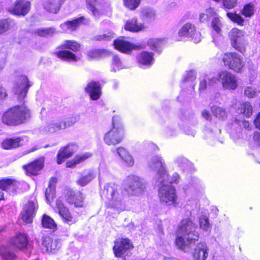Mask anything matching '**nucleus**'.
I'll return each mask as SVG.
<instances>
[{
  "label": "nucleus",
  "mask_w": 260,
  "mask_h": 260,
  "mask_svg": "<svg viewBox=\"0 0 260 260\" xmlns=\"http://www.w3.org/2000/svg\"><path fill=\"white\" fill-rule=\"evenodd\" d=\"M254 124L256 127L260 130V112L257 114L254 120Z\"/></svg>",
  "instance_id": "63"
},
{
  "label": "nucleus",
  "mask_w": 260,
  "mask_h": 260,
  "mask_svg": "<svg viewBox=\"0 0 260 260\" xmlns=\"http://www.w3.org/2000/svg\"><path fill=\"white\" fill-rule=\"evenodd\" d=\"M30 3L25 0H17L14 6L10 7L9 11L16 15H26L29 11Z\"/></svg>",
  "instance_id": "18"
},
{
  "label": "nucleus",
  "mask_w": 260,
  "mask_h": 260,
  "mask_svg": "<svg viewBox=\"0 0 260 260\" xmlns=\"http://www.w3.org/2000/svg\"><path fill=\"white\" fill-rule=\"evenodd\" d=\"M20 183L12 179L0 180V189L8 192L10 194H16Z\"/></svg>",
  "instance_id": "23"
},
{
  "label": "nucleus",
  "mask_w": 260,
  "mask_h": 260,
  "mask_svg": "<svg viewBox=\"0 0 260 260\" xmlns=\"http://www.w3.org/2000/svg\"><path fill=\"white\" fill-rule=\"evenodd\" d=\"M148 166L152 170L156 172L155 180H157V183H160L164 177L169 176L165 160L160 155L153 156L148 162Z\"/></svg>",
  "instance_id": "7"
},
{
  "label": "nucleus",
  "mask_w": 260,
  "mask_h": 260,
  "mask_svg": "<svg viewBox=\"0 0 260 260\" xmlns=\"http://www.w3.org/2000/svg\"><path fill=\"white\" fill-rule=\"evenodd\" d=\"M217 80L220 82L223 87L226 89H235L238 85L235 77L227 71L219 73L216 78Z\"/></svg>",
  "instance_id": "12"
},
{
  "label": "nucleus",
  "mask_w": 260,
  "mask_h": 260,
  "mask_svg": "<svg viewBox=\"0 0 260 260\" xmlns=\"http://www.w3.org/2000/svg\"><path fill=\"white\" fill-rule=\"evenodd\" d=\"M42 225L45 228L54 230L56 229L57 224L54 220L49 216L44 214L42 219Z\"/></svg>",
  "instance_id": "42"
},
{
  "label": "nucleus",
  "mask_w": 260,
  "mask_h": 260,
  "mask_svg": "<svg viewBox=\"0 0 260 260\" xmlns=\"http://www.w3.org/2000/svg\"><path fill=\"white\" fill-rule=\"evenodd\" d=\"M222 60L225 66L236 72H240L243 67L241 59L236 53L224 54Z\"/></svg>",
  "instance_id": "11"
},
{
  "label": "nucleus",
  "mask_w": 260,
  "mask_h": 260,
  "mask_svg": "<svg viewBox=\"0 0 260 260\" xmlns=\"http://www.w3.org/2000/svg\"><path fill=\"white\" fill-rule=\"evenodd\" d=\"M79 116L78 115H73L70 117L67 118L63 121V124L66 128L74 125L79 120Z\"/></svg>",
  "instance_id": "51"
},
{
  "label": "nucleus",
  "mask_w": 260,
  "mask_h": 260,
  "mask_svg": "<svg viewBox=\"0 0 260 260\" xmlns=\"http://www.w3.org/2000/svg\"><path fill=\"white\" fill-rule=\"evenodd\" d=\"M57 179L55 177H52L49 182L48 188L46 189L45 198L48 203H51L55 197V187Z\"/></svg>",
  "instance_id": "33"
},
{
  "label": "nucleus",
  "mask_w": 260,
  "mask_h": 260,
  "mask_svg": "<svg viewBox=\"0 0 260 260\" xmlns=\"http://www.w3.org/2000/svg\"><path fill=\"white\" fill-rule=\"evenodd\" d=\"M228 17L232 21L238 23L239 24L242 25L244 22V19L236 13H227Z\"/></svg>",
  "instance_id": "54"
},
{
  "label": "nucleus",
  "mask_w": 260,
  "mask_h": 260,
  "mask_svg": "<svg viewBox=\"0 0 260 260\" xmlns=\"http://www.w3.org/2000/svg\"><path fill=\"white\" fill-rule=\"evenodd\" d=\"M122 68V63L118 55H115L112 58L111 71L116 72Z\"/></svg>",
  "instance_id": "49"
},
{
  "label": "nucleus",
  "mask_w": 260,
  "mask_h": 260,
  "mask_svg": "<svg viewBox=\"0 0 260 260\" xmlns=\"http://www.w3.org/2000/svg\"><path fill=\"white\" fill-rule=\"evenodd\" d=\"M42 245L45 247L46 251L53 252L60 247L61 244L60 240L52 239L47 236L43 238Z\"/></svg>",
  "instance_id": "27"
},
{
  "label": "nucleus",
  "mask_w": 260,
  "mask_h": 260,
  "mask_svg": "<svg viewBox=\"0 0 260 260\" xmlns=\"http://www.w3.org/2000/svg\"><path fill=\"white\" fill-rule=\"evenodd\" d=\"M200 80L199 90L200 91H204L207 88L208 84L211 86L216 82V78H210L207 75H203L200 77Z\"/></svg>",
  "instance_id": "38"
},
{
  "label": "nucleus",
  "mask_w": 260,
  "mask_h": 260,
  "mask_svg": "<svg viewBox=\"0 0 260 260\" xmlns=\"http://www.w3.org/2000/svg\"><path fill=\"white\" fill-rule=\"evenodd\" d=\"M134 245L131 240L128 238H121L119 241H116L113 247L115 256L126 260L125 256L131 253Z\"/></svg>",
  "instance_id": "8"
},
{
  "label": "nucleus",
  "mask_w": 260,
  "mask_h": 260,
  "mask_svg": "<svg viewBox=\"0 0 260 260\" xmlns=\"http://www.w3.org/2000/svg\"><path fill=\"white\" fill-rule=\"evenodd\" d=\"M85 19L84 16H81L72 20H68L60 25V27L63 32L73 31L83 23Z\"/></svg>",
  "instance_id": "25"
},
{
  "label": "nucleus",
  "mask_w": 260,
  "mask_h": 260,
  "mask_svg": "<svg viewBox=\"0 0 260 260\" xmlns=\"http://www.w3.org/2000/svg\"><path fill=\"white\" fill-rule=\"evenodd\" d=\"M30 117V111L24 105L15 106L6 111L2 116L3 122L16 126L25 123Z\"/></svg>",
  "instance_id": "2"
},
{
  "label": "nucleus",
  "mask_w": 260,
  "mask_h": 260,
  "mask_svg": "<svg viewBox=\"0 0 260 260\" xmlns=\"http://www.w3.org/2000/svg\"><path fill=\"white\" fill-rule=\"evenodd\" d=\"M147 44L150 48L159 54L160 53L163 46V41L157 39H149Z\"/></svg>",
  "instance_id": "39"
},
{
  "label": "nucleus",
  "mask_w": 260,
  "mask_h": 260,
  "mask_svg": "<svg viewBox=\"0 0 260 260\" xmlns=\"http://www.w3.org/2000/svg\"><path fill=\"white\" fill-rule=\"evenodd\" d=\"M87 8L95 18H98L101 12L98 10L97 0H86Z\"/></svg>",
  "instance_id": "41"
},
{
  "label": "nucleus",
  "mask_w": 260,
  "mask_h": 260,
  "mask_svg": "<svg viewBox=\"0 0 260 260\" xmlns=\"http://www.w3.org/2000/svg\"><path fill=\"white\" fill-rule=\"evenodd\" d=\"M118 186L114 183H107L102 192V197L107 199L112 207L118 206L121 196L118 192Z\"/></svg>",
  "instance_id": "9"
},
{
  "label": "nucleus",
  "mask_w": 260,
  "mask_h": 260,
  "mask_svg": "<svg viewBox=\"0 0 260 260\" xmlns=\"http://www.w3.org/2000/svg\"><path fill=\"white\" fill-rule=\"evenodd\" d=\"M141 13L142 19L146 22H151L155 19V11L152 8H144L142 10Z\"/></svg>",
  "instance_id": "37"
},
{
  "label": "nucleus",
  "mask_w": 260,
  "mask_h": 260,
  "mask_svg": "<svg viewBox=\"0 0 260 260\" xmlns=\"http://www.w3.org/2000/svg\"><path fill=\"white\" fill-rule=\"evenodd\" d=\"M202 116L206 119L207 120H211L212 116L209 111L207 110H204L202 113Z\"/></svg>",
  "instance_id": "61"
},
{
  "label": "nucleus",
  "mask_w": 260,
  "mask_h": 260,
  "mask_svg": "<svg viewBox=\"0 0 260 260\" xmlns=\"http://www.w3.org/2000/svg\"><path fill=\"white\" fill-rule=\"evenodd\" d=\"M12 22L8 19H3L0 21V34L7 31L10 27Z\"/></svg>",
  "instance_id": "56"
},
{
  "label": "nucleus",
  "mask_w": 260,
  "mask_h": 260,
  "mask_svg": "<svg viewBox=\"0 0 260 260\" xmlns=\"http://www.w3.org/2000/svg\"><path fill=\"white\" fill-rule=\"evenodd\" d=\"M37 203L32 201H29L23 207L21 213L22 220L26 223H31L35 217L38 209Z\"/></svg>",
  "instance_id": "16"
},
{
  "label": "nucleus",
  "mask_w": 260,
  "mask_h": 260,
  "mask_svg": "<svg viewBox=\"0 0 260 260\" xmlns=\"http://www.w3.org/2000/svg\"><path fill=\"white\" fill-rule=\"evenodd\" d=\"M222 24L219 17H214L212 21L211 25L213 29L218 34L220 32L221 27Z\"/></svg>",
  "instance_id": "53"
},
{
  "label": "nucleus",
  "mask_w": 260,
  "mask_h": 260,
  "mask_svg": "<svg viewBox=\"0 0 260 260\" xmlns=\"http://www.w3.org/2000/svg\"><path fill=\"white\" fill-rule=\"evenodd\" d=\"M114 34L112 31H108L103 35H97L93 38V40L97 41H108L114 38Z\"/></svg>",
  "instance_id": "50"
},
{
  "label": "nucleus",
  "mask_w": 260,
  "mask_h": 260,
  "mask_svg": "<svg viewBox=\"0 0 260 260\" xmlns=\"http://www.w3.org/2000/svg\"><path fill=\"white\" fill-rule=\"evenodd\" d=\"M189 39H191L195 43H198L201 41V34L196 31L194 25L187 23L180 30V41H185Z\"/></svg>",
  "instance_id": "10"
},
{
  "label": "nucleus",
  "mask_w": 260,
  "mask_h": 260,
  "mask_svg": "<svg viewBox=\"0 0 260 260\" xmlns=\"http://www.w3.org/2000/svg\"><path fill=\"white\" fill-rule=\"evenodd\" d=\"M59 0H44L43 6L48 12L57 13L60 9Z\"/></svg>",
  "instance_id": "34"
},
{
  "label": "nucleus",
  "mask_w": 260,
  "mask_h": 260,
  "mask_svg": "<svg viewBox=\"0 0 260 260\" xmlns=\"http://www.w3.org/2000/svg\"><path fill=\"white\" fill-rule=\"evenodd\" d=\"M239 111V113L242 114L245 117L248 118L252 115L253 109L250 103L245 102L241 105Z\"/></svg>",
  "instance_id": "43"
},
{
  "label": "nucleus",
  "mask_w": 260,
  "mask_h": 260,
  "mask_svg": "<svg viewBox=\"0 0 260 260\" xmlns=\"http://www.w3.org/2000/svg\"><path fill=\"white\" fill-rule=\"evenodd\" d=\"M85 91L87 93L90 99L93 101L98 100L101 95V86L98 81H92L88 83L85 88Z\"/></svg>",
  "instance_id": "24"
},
{
  "label": "nucleus",
  "mask_w": 260,
  "mask_h": 260,
  "mask_svg": "<svg viewBox=\"0 0 260 260\" xmlns=\"http://www.w3.org/2000/svg\"><path fill=\"white\" fill-rule=\"evenodd\" d=\"M200 226L201 229L207 231L210 227L208 219L205 216L200 217L199 219Z\"/></svg>",
  "instance_id": "58"
},
{
  "label": "nucleus",
  "mask_w": 260,
  "mask_h": 260,
  "mask_svg": "<svg viewBox=\"0 0 260 260\" xmlns=\"http://www.w3.org/2000/svg\"><path fill=\"white\" fill-rule=\"evenodd\" d=\"M0 254L5 260H14L15 254L12 252L9 248L2 247L0 248Z\"/></svg>",
  "instance_id": "44"
},
{
  "label": "nucleus",
  "mask_w": 260,
  "mask_h": 260,
  "mask_svg": "<svg viewBox=\"0 0 260 260\" xmlns=\"http://www.w3.org/2000/svg\"><path fill=\"white\" fill-rule=\"evenodd\" d=\"M122 193L127 197L139 196L146 189L145 183L140 177L129 175L123 181Z\"/></svg>",
  "instance_id": "4"
},
{
  "label": "nucleus",
  "mask_w": 260,
  "mask_h": 260,
  "mask_svg": "<svg viewBox=\"0 0 260 260\" xmlns=\"http://www.w3.org/2000/svg\"><path fill=\"white\" fill-rule=\"evenodd\" d=\"M178 175L175 173L170 179L169 176L164 178L160 183H157V180H155V186L158 188V196L161 203L167 205L175 203L177 197L175 187L173 184L177 180Z\"/></svg>",
  "instance_id": "3"
},
{
  "label": "nucleus",
  "mask_w": 260,
  "mask_h": 260,
  "mask_svg": "<svg viewBox=\"0 0 260 260\" xmlns=\"http://www.w3.org/2000/svg\"><path fill=\"white\" fill-rule=\"evenodd\" d=\"M66 201L70 204H74L75 207H82L83 205V197L80 191L68 189L65 191Z\"/></svg>",
  "instance_id": "15"
},
{
  "label": "nucleus",
  "mask_w": 260,
  "mask_h": 260,
  "mask_svg": "<svg viewBox=\"0 0 260 260\" xmlns=\"http://www.w3.org/2000/svg\"><path fill=\"white\" fill-rule=\"evenodd\" d=\"M196 78V73L193 70H190L186 72L184 75L183 82H192Z\"/></svg>",
  "instance_id": "57"
},
{
  "label": "nucleus",
  "mask_w": 260,
  "mask_h": 260,
  "mask_svg": "<svg viewBox=\"0 0 260 260\" xmlns=\"http://www.w3.org/2000/svg\"><path fill=\"white\" fill-rule=\"evenodd\" d=\"M114 48L121 52L128 53L133 50H139L140 46L133 44L128 41L124 40L123 37H121L115 40L113 42Z\"/></svg>",
  "instance_id": "14"
},
{
  "label": "nucleus",
  "mask_w": 260,
  "mask_h": 260,
  "mask_svg": "<svg viewBox=\"0 0 260 260\" xmlns=\"http://www.w3.org/2000/svg\"><path fill=\"white\" fill-rule=\"evenodd\" d=\"M208 250L205 243L198 244L193 253L194 260H206L208 256Z\"/></svg>",
  "instance_id": "28"
},
{
  "label": "nucleus",
  "mask_w": 260,
  "mask_h": 260,
  "mask_svg": "<svg viewBox=\"0 0 260 260\" xmlns=\"http://www.w3.org/2000/svg\"><path fill=\"white\" fill-rule=\"evenodd\" d=\"M180 164H185L186 165L187 167V168L188 169H191V166H192V165H191V162L190 161H189L187 159L185 158V157H181V158H180Z\"/></svg>",
  "instance_id": "60"
},
{
  "label": "nucleus",
  "mask_w": 260,
  "mask_h": 260,
  "mask_svg": "<svg viewBox=\"0 0 260 260\" xmlns=\"http://www.w3.org/2000/svg\"><path fill=\"white\" fill-rule=\"evenodd\" d=\"M215 15V12L212 8L207 9L204 12L200 14L199 20L202 22H205Z\"/></svg>",
  "instance_id": "47"
},
{
  "label": "nucleus",
  "mask_w": 260,
  "mask_h": 260,
  "mask_svg": "<svg viewBox=\"0 0 260 260\" xmlns=\"http://www.w3.org/2000/svg\"><path fill=\"white\" fill-rule=\"evenodd\" d=\"M231 44L238 51L243 53L245 51V40L243 33L237 28H233L230 31Z\"/></svg>",
  "instance_id": "13"
},
{
  "label": "nucleus",
  "mask_w": 260,
  "mask_h": 260,
  "mask_svg": "<svg viewBox=\"0 0 260 260\" xmlns=\"http://www.w3.org/2000/svg\"><path fill=\"white\" fill-rule=\"evenodd\" d=\"M23 137L7 138L2 143V147L4 149H12L22 145Z\"/></svg>",
  "instance_id": "32"
},
{
  "label": "nucleus",
  "mask_w": 260,
  "mask_h": 260,
  "mask_svg": "<svg viewBox=\"0 0 260 260\" xmlns=\"http://www.w3.org/2000/svg\"><path fill=\"white\" fill-rule=\"evenodd\" d=\"M95 175L92 170H88L87 172H84L81 174L80 178L77 181V183L81 186H85L90 182H91L95 177Z\"/></svg>",
  "instance_id": "35"
},
{
  "label": "nucleus",
  "mask_w": 260,
  "mask_h": 260,
  "mask_svg": "<svg viewBox=\"0 0 260 260\" xmlns=\"http://www.w3.org/2000/svg\"><path fill=\"white\" fill-rule=\"evenodd\" d=\"M55 28L53 27L40 28L36 29L34 34L41 37H52L55 32Z\"/></svg>",
  "instance_id": "40"
},
{
  "label": "nucleus",
  "mask_w": 260,
  "mask_h": 260,
  "mask_svg": "<svg viewBox=\"0 0 260 260\" xmlns=\"http://www.w3.org/2000/svg\"><path fill=\"white\" fill-rule=\"evenodd\" d=\"M11 244L20 250H28L30 247L29 238L24 233H20L11 239Z\"/></svg>",
  "instance_id": "20"
},
{
  "label": "nucleus",
  "mask_w": 260,
  "mask_h": 260,
  "mask_svg": "<svg viewBox=\"0 0 260 260\" xmlns=\"http://www.w3.org/2000/svg\"><path fill=\"white\" fill-rule=\"evenodd\" d=\"M32 83L24 75H18L14 80L13 92L19 103H24L23 101L26 96L29 88Z\"/></svg>",
  "instance_id": "6"
},
{
  "label": "nucleus",
  "mask_w": 260,
  "mask_h": 260,
  "mask_svg": "<svg viewBox=\"0 0 260 260\" xmlns=\"http://www.w3.org/2000/svg\"><path fill=\"white\" fill-rule=\"evenodd\" d=\"M141 0H123L124 5L131 10L136 9L140 5Z\"/></svg>",
  "instance_id": "55"
},
{
  "label": "nucleus",
  "mask_w": 260,
  "mask_h": 260,
  "mask_svg": "<svg viewBox=\"0 0 260 260\" xmlns=\"http://www.w3.org/2000/svg\"><path fill=\"white\" fill-rule=\"evenodd\" d=\"M63 121H57L53 120L46 125L40 127V131L42 133L55 132L61 129H65Z\"/></svg>",
  "instance_id": "31"
},
{
  "label": "nucleus",
  "mask_w": 260,
  "mask_h": 260,
  "mask_svg": "<svg viewBox=\"0 0 260 260\" xmlns=\"http://www.w3.org/2000/svg\"><path fill=\"white\" fill-rule=\"evenodd\" d=\"M111 52L104 49H92L87 52L89 60H98L111 55Z\"/></svg>",
  "instance_id": "30"
},
{
  "label": "nucleus",
  "mask_w": 260,
  "mask_h": 260,
  "mask_svg": "<svg viewBox=\"0 0 260 260\" xmlns=\"http://www.w3.org/2000/svg\"><path fill=\"white\" fill-rule=\"evenodd\" d=\"M122 137L123 132L112 128L105 135L104 140L108 145H115L122 141Z\"/></svg>",
  "instance_id": "22"
},
{
  "label": "nucleus",
  "mask_w": 260,
  "mask_h": 260,
  "mask_svg": "<svg viewBox=\"0 0 260 260\" xmlns=\"http://www.w3.org/2000/svg\"><path fill=\"white\" fill-rule=\"evenodd\" d=\"M80 47V45L74 41H65L64 43L59 47L62 50L56 51L55 54L58 58L68 62H76L79 58L73 52L66 49H70L76 52L79 50Z\"/></svg>",
  "instance_id": "5"
},
{
  "label": "nucleus",
  "mask_w": 260,
  "mask_h": 260,
  "mask_svg": "<svg viewBox=\"0 0 260 260\" xmlns=\"http://www.w3.org/2000/svg\"><path fill=\"white\" fill-rule=\"evenodd\" d=\"M89 155L87 154H85L82 156H77L74 159L68 161L66 163L68 168H73L75 167L77 164L87 159Z\"/></svg>",
  "instance_id": "45"
},
{
  "label": "nucleus",
  "mask_w": 260,
  "mask_h": 260,
  "mask_svg": "<svg viewBox=\"0 0 260 260\" xmlns=\"http://www.w3.org/2000/svg\"><path fill=\"white\" fill-rule=\"evenodd\" d=\"M212 112L214 115L219 119H223L227 116V112L222 108L213 106L212 107Z\"/></svg>",
  "instance_id": "48"
},
{
  "label": "nucleus",
  "mask_w": 260,
  "mask_h": 260,
  "mask_svg": "<svg viewBox=\"0 0 260 260\" xmlns=\"http://www.w3.org/2000/svg\"><path fill=\"white\" fill-rule=\"evenodd\" d=\"M144 26L142 24H138L137 19L134 18L126 21L125 29L132 32H138L143 29Z\"/></svg>",
  "instance_id": "36"
},
{
  "label": "nucleus",
  "mask_w": 260,
  "mask_h": 260,
  "mask_svg": "<svg viewBox=\"0 0 260 260\" xmlns=\"http://www.w3.org/2000/svg\"><path fill=\"white\" fill-rule=\"evenodd\" d=\"M197 226L189 219H183L180 224V250L190 251L191 247L199 238L196 231Z\"/></svg>",
  "instance_id": "1"
},
{
  "label": "nucleus",
  "mask_w": 260,
  "mask_h": 260,
  "mask_svg": "<svg viewBox=\"0 0 260 260\" xmlns=\"http://www.w3.org/2000/svg\"><path fill=\"white\" fill-rule=\"evenodd\" d=\"M56 206L59 215L62 217L64 223L71 225L76 222L75 219L71 215L69 210L64 205L60 199H58L56 200Z\"/></svg>",
  "instance_id": "21"
},
{
  "label": "nucleus",
  "mask_w": 260,
  "mask_h": 260,
  "mask_svg": "<svg viewBox=\"0 0 260 260\" xmlns=\"http://www.w3.org/2000/svg\"><path fill=\"white\" fill-rule=\"evenodd\" d=\"M153 53H150L147 51H143L137 56V60L141 68L144 67H150L154 61Z\"/></svg>",
  "instance_id": "26"
},
{
  "label": "nucleus",
  "mask_w": 260,
  "mask_h": 260,
  "mask_svg": "<svg viewBox=\"0 0 260 260\" xmlns=\"http://www.w3.org/2000/svg\"><path fill=\"white\" fill-rule=\"evenodd\" d=\"M113 129L123 132V125L121 118L119 116L115 115L112 117Z\"/></svg>",
  "instance_id": "52"
},
{
  "label": "nucleus",
  "mask_w": 260,
  "mask_h": 260,
  "mask_svg": "<svg viewBox=\"0 0 260 260\" xmlns=\"http://www.w3.org/2000/svg\"><path fill=\"white\" fill-rule=\"evenodd\" d=\"M7 95L6 90L0 84V101L2 100Z\"/></svg>",
  "instance_id": "62"
},
{
  "label": "nucleus",
  "mask_w": 260,
  "mask_h": 260,
  "mask_svg": "<svg viewBox=\"0 0 260 260\" xmlns=\"http://www.w3.org/2000/svg\"><path fill=\"white\" fill-rule=\"evenodd\" d=\"M254 5L252 3L245 4L242 11V14L246 17H250L254 13Z\"/></svg>",
  "instance_id": "46"
},
{
  "label": "nucleus",
  "mask_w": 260,
  "mask_h": 260,
  "mask_svg": "<svg viewBox=\"0 0 260 260\" xmlns=\"http://www.w3.org/2000/svg\"><path fill=\"white\" fill-rule=\"evenodd\" d=\"M245 95L249 98H253L256 95L257 91L255 88L247 87L244 91Z\"/></svg>",
  "instance_id": "59"
},
{
  "label": "nucleus",
  "mask_w": 260,
  "mask_h": 260,
  "mask_svg": "<svg viewBox=\"0 0 260 260\" xmlns=\"http://www.w3.org/2000/svg\"><path fill=\"white\" fill-rule=\"evenodd\" d=\"M78 145L76 143L68 144L66 146L61 148L57 154V163L61 164L66 159L70 157L78 150Z\"/></svg>",
  "instance_id": "17"
},
{
  "label": "nucleus",
  "mask_w": 260,
  "mask_h": 260,
  "mask_svg": "<svg viewBox=\"0 0 260 260\" xmlns=\"http://www.w3.org/2000/svg\"><path fill=\"white\" fill-rule=\"evenodd\" d=\"M113 152H116L121 159L126 164L128 167H132L134 164V159L131 155L126 151V150L122 147H118L116 149H112Z\"/></svg>",
  "instance_id": "29"
},
{
  "label": "nucleus",
  "mask_w": 260,
  "mask_h": 260,
  "mask_svg": "<svg viewBox=\"0 0 260 260\" xmlns=\"http://www.w3.org/2000/svg\"><path fill=\"white\" fill-rule=\"evenodd\" d=\"M44 166V158L41 157L36 159L30 163L24 165L23 168L25 171L27 175L37 176Z\"/></svg>",
  "instance_id": "19"
},
{
  "label": "nucleus",
  "mask_w": 260,
  "mask_h": 260,
  "mask_svg": "<svg viewBox=\"0 0 260 260\" xmlns=\"http://www.w3.org/2000/svg\"><path fill=\"white\" fill-rule=\"evenodd\" d=\"M253 139L255 141H257L260 145V133L259 132L254 133Z\"/></svg>",
  "instance_id": "64"
}]
</instances>
